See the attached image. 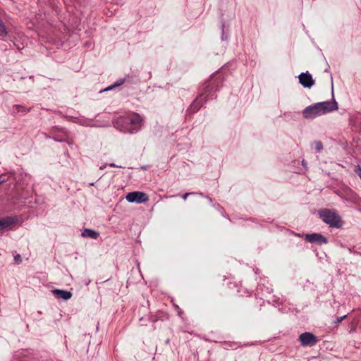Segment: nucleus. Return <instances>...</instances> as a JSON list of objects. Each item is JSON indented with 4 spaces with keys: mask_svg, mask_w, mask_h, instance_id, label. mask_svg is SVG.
Segmentation results:
<instances>
[{
    "mask_svg": "<svg viewBox=\"0 0 361 361\" xmlns=\"http://www.w3.org/2000/svg\"><path fill=\"white\" fill-rule=\"evenodd\" d=\"M337 109V102L333 99L331 101L318 102L306 107L302 111V115L307 119H312Z\"/></svg>",
    "mask_w": 361,
    "mask_h": 361,
    "instance_id": "1",
    "label": "nucleus"
},
{
    "mask_svg": "<svg viewBox=\"0 0 361 361\" xmlns=\"http://www.w3.org/2000/svg\"><path fill=\"white\" fill-rule=\"evenodd\" d=\"M319 215L323 221L331 228H341L344 224L338 212L334 209H320Z\"/></svg>",
    "mask_w": 361,
    "mask_h": 361,
    "instance_id": "2",
    "label": "nucleus"
},
{
    "mask_svg": "<svg viewBox=\"0 0 361 361\" xmlns=\"http://www.w3.org/2000/svg\"><path fill=\"white\" fill-rule=\"evenodd\" d=\"M298 341L302 346H314L319 342L318 337L312 332H304L299 335Z\"/></svg>",
    "mask_w": 361,
    "mask_h": 361,
    "instance_id": "3",
    "label": "nucleus"
},
{
    "mask_svg": "<svg viewBox=\"0 0 361 361\" xmlns=\"http://www.w3.org/2000/svg\"><path fill=\"white\" fill-rule=\"evenodd\" d=\"M18 222V219L15 216H7L0 218V232L12 230Z\"/></svg>",
    "mask_w": 361,
    "mask_h": 361,
    "instance_id": "4",
    "label": "nucleus"
},
{
    "mask_svg": "<svg viewBox=\"0 0 361 361\" xmlns=\"http://www.w3.org/2000/svg\"><path fill=\"white\" fill-rule=\"evenodd\" d=\"M126 200L129 202L144 203L149 201L148 195L141 191L131 192L127 194Z\"/></svg>",
    "mask_w": 361,
    "mask_h": 361,
    "instance_id": "5",
    "label": "nucleus"
},
{
    "mask_svg": "<svg viewBox=\"0 0 361 361\" xmlns=\"http://www.w3.org/2000/svg\"><path fill=\"white\" fill-rule=\"evenodd\" d=\"M246 298V303L252 310L256 311L258 307L259 310H261L264 303L262 298L257 297L256 295H252L248 293Z\"/></svg>",
    "mask_w": 361,
    "mask_h": 361,
    "instance_id": "6",
    "label": "nucleus"
},
{
    "mask_svg": "<svg viewBox=\"0 0 361 361\" xmlns=\"http://www.w3.org/2000/svg\"><path fill=\"white\" fill-rule=\"evenodd\" d=\"M136 313L139 318L140 325L145 326L147 325V322H150L149 319V312L147 306L142 305L136 310Z\"/></svg>",
    "mask_w": 361,
    "mask_h": 361,
    "instance_id": "7",
    "label": "nucleus"
},
{
    "mask_svg": "<svg viewBox=\"0 0 361 361\" xmlns=\"http://www.w3.org/2000/svg\"><path fill=\"white\" fill-rule=\"evenodd\" d=\"M305 240L307 242L311 243H317L318 245L326 244L328 242L327 238L323 235L321 233H314L310 234H306L305 236Z\"/></svg>",
    "mask_w": 361,
    "mask_h": 361,
    "instance_id": "8",
    "label": "nucleus"
},
{
    "mask_svg": "<svg viewBox=\"0 0 361 361\" xmlns=\"http://www.w3.org/2000/svg\"><path fill=\"white\" fill-rule=\"evenodd\" d=\"M298 78L300 83L304 87L310 88L314 83L312 75L308 72L300 73L298 76Z\"/></svg>",
    "mask_w": 361,
    "mask_h": 361,
    "instance_id": "9",
    "label": "nucleus"
},
{
    "mask_svg": "<svg viewBox=\"0 0 361 361\" xmlns=\"http://www.w3.org/2000/svg\"><path fill=\"white\" fill-rule=\"evenodd\" d=\"M188 195L191 196V200L192 202H195L197 203H208L212 201V200L209 197L204 196L200 193H185L183 196V200H185L186 199V197Z\"/></svg>",
    "mask_w": 361,
    "mask_h": 361,
    "instance_id": "10",
    "label": "nucleus"
},
{
    "mask_svg": "<svg viewBox=\"0 0 361 361\" xmlns=\"http://www.w3.org/2000/svg\"><path fill=\"white\" fill-rule=\"evenodd\" d=\"M52 292L56 298L63 299L64 300H69L73 295L71 291L62 289H54Z\"/></svg>",
    "mask_w": 361,
    "mask_h": 361,
    "instance_id": "11",
    "label": "nucleus"
},
{
    "mask_svg": "<svg viewBox=\"0 0 361 361\" xmlns=\"http://www.w3.org/2000/svg\"><path fill=\"white\" fill-rule=\"evenodd\" d=\"M169 319V314L163 311H157L154 314H149V319L152 323H155L159 320H166Z\"/></svg>",
    "mask_w": 361,
    "mask_h": 361,
    "instance_id": "12",
    "label": "nucleus"
},
{
    "mask_svg": "<svg viewBox=\"0 0 361 361\" xmlns=\"http://www.w3.org/2000/svg\"><path fill=\"white\" fill-rule=\"evenodd\" d=\"M143 123V119L140 115H135L130 119V123L135 126V130H138L141 128Z\"/></svg>",
    "mask_w": 361,
    "mask_h": 361,
    "instance_id": "13",
    "label": "nucleus"
},
{
    "mask_svg": "<svg viewBox=\"0 0 361 361\" xmlns=\"http://www.w3.org/2000/svg\"><path fill=\"white\" fill-rule=\"evenodd\" d=\"M99 235V233L98 232L90 228H85L82 233V236L85 238H90L92 239H97Z\"/></svg>",
    "mask_w": 361,
    "mask_h": 361,
    "instance_id": "14",
    "label": "nucleus"
},
{
    "mask_svg": "<svg viewBox=\"0 0 361 361\" xmlns=\"http://www.w3.org/2000/svg\"><path fill=\"white\" fill-rule=\"evenodd\" d=\"M8 34L6 27L3 20L0 18V37H5Z\"/></svg>",
    "mask_w": 361,
    "mask_h": 361,
    "instance_id": "15",
    "label": "nucleus"
},
{
    "mask_svg": "<svg viewBox=\"0 0 361 361\" xmlns=\"http://www.w3.org/2000/svg\"><path fill=\"white\" fill-rule=\"evenodd\" d=\"M124 82H125V79H121L118 81H117L116 83H114L113 85L106 87V89L102 90V92H106V91L111 90H112L113 88H114L116 87H118V86L123 85L124 83Z\"/></svg>",
    "mask_w": 361,
    "mask_h": 361,
    "instance_id": "16",
    "label": "nucleus"
},
{
    "mask_svg": "<svg viewBox=\"0 0 361 361\" xmlns=\"http://www.w3.org/2000/svg\"><path fill=\"white\" fill-rule=\"evenodd\" d=\"M13 108L14 110L13 114H16L17 112H26L25 107L22 105H15Z\"/></svg>",
    "mask_w": 361,
    "mask_h": 361,
    "instance_id": "17",
    "label": "nucleus"
},
{
    "mask_svg": "<svg viewBox=\"0 0 361 361\" xmlns=\"http://www.w3.org/2000/svg\"><path fill=\"white\" fill-rule=\"evenodd\" d=\"M315 149L319 152L323 149L322 143L320 141L315 142Z\"/></svg>",
    "mask_w": 361,
    "mask_h": 361,
    "instance_id": "18",
    "label": "nucleus"
},
{
    "mask_svg": "<svg viewBox=\"0 0 361 361\" xmlns=\"http://www.w3.org/2000/svg\"><path fill=\"white\" fill-rule=\"evenodd\" d=\"M347 317V315H343L340 317H337L336 320L334 322V324H338L341 322L343 320H344Z\"/></svg>",
    "mask_w": 361,
    "mask_h": 361,
    "instance_id": "19",
    "label": "nucleus"
},
{
    "mask_svg": "<svg viewBox=\"0 0 361 361\" xmlns=\"http://www.w3.org/2000/svg\"><path fill=\"white\" fill-rule=\"evenodd\" d=\"M14 260L17 264H20L22 262L21 256L19 254H17L14 256Z\"/></svg>",
    "mask_w": 361,
    "mask_h": 361,
    "instance_id": "20",
    "label": "nucleus"
},
{
    "mask_svg": "<svg viewBox=\"0 0 361 361\" xmlns=\"http://www.w3.org/2000/svg\"><path fill=\"white\" fill-rule=\"evenodd\" d=\"M4 177L5 176L4 175L0 176V185L6 181V179L4 178Z\"/></svg>",
    "mask_w": 361,
    "mask_h": 361,
    "instance_id": "21",
    "label": "nucleus"
},
{
    "mask_svg": "<svg viewBox=\"0 0 361 361\" xmlns=\"http://www.w3.org/2000/svg\"><path fill=\"white\" fill-rule=\"evenodd\" d=\"M356 171H357V175L359 176V177L361 179V168H358Z\"/></svg>",
    "mask_w": 361,
    "mask_h": 361,
    "instance_id": "22",
    "label": "nucleus"
},
{
    "mask_svg": "<svg viewBox=\"0 0 361 361\" xmlns=\"http://www.w3.org/2000/svg\"><path fill=\"white\" fill-rule=\"evenodd\" d=\"M177 309H178V315H179V316H181V314H182V313H183V312H182V311H181V310H180L178 306H177Z\"/></svg>",
    "mask_w": 361,
    "mask_h": 361,
    "instance_id": "23",
    "label": "nucleus"
},
{
    "mask_svg": "<svg viewBox=\"0 0 361 361\" xmlns=\"http://www.w3.org/2000/svg\"><path fill=\"white\" fill-rule=\"evenodd\" d=\"M165 343L166 344H169L170 343V339L169 338H167L166 341H165Z\"/></svg>",
    "mask_w": 361,
    "mask_h": 361,
    "instance_id": "24",
    "label": "nucleus"
},
{
    "mask_svg": "<svg viewBox=\"0 0 361 361\" xmlns=\"http://www.w3.org/2000/svg\"><path fill=\"white\" fill-rule=\"evenodd\" d=\"M111 166H114L115 165L114 164H110Z\"/></svg>",
    "mask_w": 361,
    "mask_h": 361,
    "instance_id": "25",
    "label": "nucleus"
}]
</instances>
